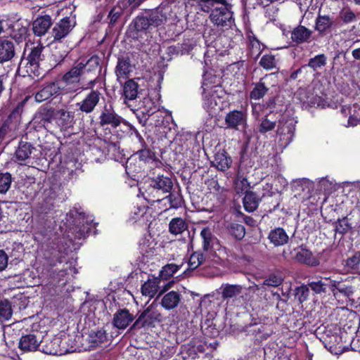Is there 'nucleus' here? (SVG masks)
<instances>
[{
  "label": "nucleus",
  "instance_id": "obj_1",
  "mask_svg": "<svg viewBox=\"0 0 360 360\" xmlns=\"http://www.w3.org/2000/svg\"><path fill=\"white\" fill-rule=\"evenodd\" d=\"M43 252L40 277L47 285H64L67 283L68 269L63 264L68 255L63 238L54 234L49 238Z\"/></svg>",
  "mask_w": 360,
  "mask_h": 360
},
{
  "label": "nucleus",
  "instance_id": "obj_2",
  "mask_svg": "<svg viewBox=\"0 0 360 360\" xmlns=\"http://www.w3.org/2000/svg\"><path fill=\"white\" fill-rule=\"evenodd\" d=\"M167 18L161 7L146 9L132 19L127 27L126 34L128 38L135 41L147 40L154 30L163 24Z\"/></svg>",
  "mask_w": 360,
  "mask_h": 360
},
{
  "label": "nucleus",
  "instance_id": "obj_3",
  "mask_svg": "<svg viewBox=\"0 0 360 360\" xmlns=\"http://www.w3.org/2000/svg\"><path fill=\"white\" fill-rule=\"evenodd\" d=\"M44 46L38 44L29 50L25 49L19 63L18 71L21 72L22 68L25 69V73L32 77H39L41 75L40 63L44 60V56L42 54Z\"/></svg>",
  "mask_w": 360,
  "mask_h": 360
},
{
  "label": "nucleus",
  "instance_id": "obj_4",
  "mask_svg": "<svg viewBox=\"0 0 360 360\" xmlns=\"http://www.w3.org/2000/svg\"><path fill=\"white\" fill-rule=\"evenodd\" d=\"M56 108L47 104L41 105L34 113L32 120L33 127L39 131L42 129L49 132L54 131V122L56 118Z\"/></svg>",
  "mask_w": 360,
  "mask_h": 360
},
{
  "label": "nucleus",
  "instance_id": "obj_5",
  "mask_svg": "<svg viewBox=\"0 0 360 360\" xmlns=\"http://www.w3.org/2000/svg\"><path fill=\"white\" fill-rule=\"evenodd\" d=\"M163 321L162 314L150 304L146 307L138 316L136 320L129 328L128 332L140 330L143 328H153L156 323H161Z\"/></svg>",
  "mask_w": 360,
  "mask_h": 360
},
{
  "label": "nucleus",
  "instance_id": "obj_6",
  "mask_svg": "<svg viewBox=\"0 0 360 360\" xmlns=\"http://www.w3.org/2000/svg\"><path fill=\"white\" fill-rule=\"evenodd\" d=\"M232 8V4L228 1L220 10H217L209 15L210 22L214 27L222 30L231 28L235 24Z\"/></svg>",
  "mask_w": 360,
  "mask_h": 360
},
{
  "label": "nucleus",
  "instance_id": "obj_7",
  "mask_svg": "<svg viewBox=\"0 0 360 360\" xmlns=\"http://www.w3.org/2000/svg\"><path fill=\"white\" fill-rule=\"evenodd\" d=\"M328 279V290L331 292L335 297H350L354 292V287L352 285L350 277L342 276H329Z\"/></svg>",
  "mask_w": 360,
  "mask_h": 360
},
{
  "label": "nucleus",
  "instance_id": "obj_8",
  "mask_svg": "<svg viewBox=\"0 0 360 360\" xmlns=\"http://www.w3.org/2000/svg\"><path fill=\"white\" fill-rule=\"evenodd\" d=\"M98 120V125L103 128L117 129L121 123H126L124 120L116 112L111 103H106L101 108Z\"/></svg>",
  "mask_w": 360,
  "mask_h": 360
},
{
  "label": "nucleus",
  "instance_id": "obj_9",
  "mask_svg": "<svg viewBox=\"0 0 360 360\" xmlns=\"http://www.w3.org/2000/svg\"><path fill=\"white\" fill-rule=\"evenodd\" d=\"M45 334V329L41 330L39 328H32L30 332L21 336L18 342V348L23 352L39 350Z\"/></svg>",
  "mask_w": 360,
  "mask_h": 360
},
{
  "label": "nucleus",
  "instance_id": "obj_10",
  "mask_svg": "<svg viewBox=\"0 0 360 360\" xmlns=\"http://www.w3.org/2000/svg\"><path fill=\"white\" fill-rule=\"evenodd\" d=\"M65 86L60 80L44 83L35 94L34 98L37 103H41L51 98H56L63 94Z\"/></svg>",
  "mask_w": 360,
  "mask_h": 360
},
{
  "label": "nucleus",
  "instance_id": "obj_11",
  "mask_svg": "<svg viewBox=\"0 0 360 360\" xmlns=\"http://www.w3.org/2000/svg\"><path fill=\"white\" fill-rule=\"evenodd\" d=\"M272 77H275V73L266 74L258 82H252V89L249 94L250 99L257 101L263 98L270 89V86L274 85L269 82Z\"/></svg>",
  "mask_w": 360,
  "mask_h": 360
},
{
  "label": "nucleus",
  "instance_id": "obj_12",
  "mask_svg": "<svg viewBox=\"0 0 360 360\" xmlns=\"http://www.w3.org/2000/svg\"><path fill=\"white\" fill-rule=\"evenodd\" d=\"M101 95L98 89H92L81 101L75 103L76 110L85 114L93 112L99 103Z\"/></svg>",
  "mask_w": 360,
  "mask_h": 360
},
{
  "label": "nucleus",
  "instance_id": "obj_13",
  "mask_svg": "<svg viewBox=\"0 0 360 360\" xmlns=\"http://www.w3.org/2000/svg\"><path fill=\"white\" fill-rule=\"evenodd\" d=\"M248 113L244 110H233L225 116V124L231 129L240 130L247 127Z\"/></svg>",
  "mask_w": 360,
  "mask_h": 360
},
{
  "label": "nucleus",
  "instance_id": "obj_14",
  "mask_svg": "<svg viewBox=\"0 0 360 360\" xmlns=\"http://www.w3.org/2000/svg\"><path fill=\"white\" fill-rule=\"evenodd\" d=\"M54 131H67L73 127L74 115L65 109L56 108Z\"/></svg>",
  "mask_w": 360,
  "mask_h": 360
},
{
  "label": "nucleus",
  "instance_id": "obj_15",
  "mask_svg": "<svg viewBox=\"0 0 360 360\" xmlns=\"http://www.w3.org/2000/svg\"><path fill=\"white\" fill-rule=\"evenodd\" d=\"M245 331L248 335L253 336L255 341L259 342L266 340L274 333L271 325L261 323H250L246 326Z\"/></svg>",
  "mask_w": 360,
  "mask_h": 360
},
{
  "label": "nucleus",
  "instance_id": "obj_16",
  "mask_svg": "<svg viewBox=\"0 0 360 360\" xmlns=\"http://www.w3.org/2000/svg\"><path fill=\"white\" fill-rule=\"evenodd\" d=\"M294 250L297 251L294 257L297 262L310 267L319 266L320 261L319 258L314 256L310 250L307 249L305 244H302L297 248H295Z\"/></svg>",
  "mask_w": 360,
  "mask_h": 360
},
{
  "label": "nucleus",
  "instance_id": "obj_17",
  "mask_svg": "<svg viewBox=\"0 0 360 360\" xmlns=\"http://www.w3.org/2000/svg\"><path fill=\"white\" fill-rule=\"evenodd\" d=\"M134 320V316L129 310L124 308L119 309L113 315L112 325L120 330L126 329Z\"/></svg>",
  "mask_w": 360,
  "mask_h": 360
},
{
  "label": "nucleus",
  "instance_id": "obj_18",
  "mask_svg": "<svg viewBox=\"0 0 360 360\" xmlns=\"http://www.w3.org/2000/svg\"><path fill=\"white\" fill-rule=\"evenodd\" d=\"M334 26V21L329 15L319 14L315 20L314 30L320 36L330 34Z\"/></svg>",
  "mask_w": 360,
  "mask_h": 360
},
{
  "label": "nucleus",
  "instance_id": "obj_19",
  "mask_svg": "<svg viewBox=\"0 0 360 360\" xmlns=\"http://www.w3.org/2000/svg\"><path fill=\"white\" fill-rule=\"evenodd\" d=\"M84 63L79 62L74 65L68 72H66L60 79V82L65 84H72L78 83L81 76L84 72Z\"/></svg>",
  "mask_w": 360,
  "mask_h": 360
},
{
  "label": "nucleus",
  "instance_id": "obj_20",
  "mask_svg": "<svg viewBox=\"0 0 360 360\" xmlns=\"http://www.w3.org/2000/svg\"><path fill=\"white\" fill-rule=\"evenodd\" d=\"M53 25L51 17L49 15H39L32 22V31L35 36L44 35Z\"/></svg>",
  "mask_w": 360,
  "mask_h": 360
},
{
  "label": "nucleus",
  "instance_id": "obj_21",
  "mask_svg": "<svg viewBox=\"0 0 360 360\" xmlns=\"http://www.w3.org/2000/svg\"><path fill=\"white\" fill-rule=\"evenodd\" d=\"M232 162L231 157L225 150H222L214 154L212 164L218 171L226 172L231 167Z\"/></svg>",
  "mask_w": 360,
  "mask_h": 360
},
{
  "label": "nucleus",
  "instance_id": "obj_22",
  "mask_svg": "<svg viewBox=\"0 0 360 360\" xmlns=\"http://www.w3.org/2000/svg\"><path fill=\"white\" fill-rule=\"evenodd\" d=\"M71 31L70 19L69 17L62 18L57 22L52 29V36L53 41H60L67 37Z\"/></svg>",
  "mask_w": 360,
  "mask_h": 360
},
{
  "label": "nucleus",
  "instance_id": "obj_23",
  "mask_svg": "<svg viewBox=\"0 0 360 360\" xmlns=\"http://www.w3.org/2000/svg\"><path fill=\"white\" fill-rule=\"evenodd\" d=\"M267 238L274 247H280L286 245L289 241V236L282 227H276L271 229Z\"/></svg>",
  "mask_w": 360,
  "mask_h": 360
},
{
  "label": "nucleus",
  "instance_id": "obj_24",
  "mask_svg": "<svg viewBox=\"0 0 360 360\" xmlns=\"http://www.w3.org/2000/svg\"><path fill=\"white\" fill-rule=\"evenodd\" d=\"M78 217L74 218L72 223L75 226V231L77 232L79 238H85L91 232V226L88 222L86 214L84 212L78 213L76 212Z\"/></svg>",
  "mask_w": 360,
  "mask_h": 360
},
{
  "label": "nucleus",
  "instance_id": "obj_25",
  "mask_svg": "<svg viewBox=\"0 0 360 360\" xmlns=\"http://www.w3.org/2000/svg\"><path fill=\"white\" fill-rule=\"evenodd\" d=\"M140 190L142 191L141 193L144 199L149 203L160 202L165 200L164 196L150 181L148 183H145Z\"/></svg>",
  "mask_w": 360,
  "mask_h": 360
},
{
  "label": "nucleus",
  "instance_id": "obj_26",
  "mask_svg": "<svg viewBox=\"0 0 360 360\" xmlns=\"http://www.w3.org/2000/svg\"><path fill=\"white\" fill-rule=\"evenodd\" d=\"M312 31L304 25H299L291 32L290 38L297 44L309 42L311 38Z\"/></svg>",
  "mask_w": 360,
  "mask_h": 360
},
{
  "label": "nucleus",
  "instance_id": "obj_27",
  "mask_svg": "<svg viewBox=\"0 0 360 360\" xmlns=\"http://www.w3.org/2000/svg\"><path fill=\"white\" fill-rule=\"evenodd\" d=\"M160 278L158 277L152 276L149 277L141 287V292L142 295L153 298L160 288Z\"/></svg>",
  "mask_w": 360,
  "mask_h": 360
},
{
  "label": "nucleus",
  "instance_id": "obj_28",
  "mask_svg": "<svg viewBox=\"0 0 360 360\" xmlns=\"http://www.w3.org/2000/svg\"><path fill=\"white\" fill-rule=\"evenodd\" d=\"M15 53V46L13 41L0 39V63L11 60Z\"/></svg>",
  "mask_w": 360,
  "mask_h": 360
},
{
  "label": "nucleus",
  "instance_id": "obj_29",
  "mask_svg": "<svg viewBox=\"0 0 360 360\" xmlns=\"http://www.w3.org/2000/svg\"><path fill=\"white\" fill-rule=\"evenodd\" d=\"M150 181L163 196L169 193L173 188L172 179L163 174H158L157 177L151 179Z\"/></svg>",
  "mask_w": 360,
  "mask_h": 360
},
{
  "label": "nucleus",
  "instance_id": "obj_30",
  "mask_svg": "<svg viewBox=\"0 0 360 360\" xmlns=\"http://www.w3.org/2000/svg\"><path fill=\"white\" fill-rule=\"evenodd\" d=\"M245 288L239 284L224 283L221 285V297L223 300L236 298L240 296Z\"/></svg>",
  "mask_w": 360,
  "mask_h": 360
},
{
  "label": "nucleus",
  "instance_id": "obj_31",
  "mask_svg": "<svg viewBox=\"0 0 360 360\" xmlns=\"http://www.w3.org/2000/svg\"><path fill=\"white\" fill-rule=\"evenodd\" d=\"M140 146V148L133 155L137 157L141 163L158 162L161 164V162L156 158L155 153L148 147L146 143Z\"/></svg>",
  "mask_w": 360,
  "mask_h": 360
},
{
  "label": "nucleus",
  "instance_id": "obj_32",
  "mask_svg": "<svg viewBox=\"0 0 360 360\" xmlns=\"http://www.w3.org/2000/svg\"><path fill=\"white\" fill-rule=\"evenodd\" d=\"M56 200L55 192H50L47 196L39 203L37 211L40 214H50L54 212Z\"/></svg>",
  "mask_w": 360,
  "mask_h": 360
},
{
  "label": "nucleus",
  "instance_id": "obj_33",
  "mask_svg": "<svg viewBox=\"0 0 360 360\" xmlns=\"http://www.w3.org/2000/svg\"><path fill=\"white\" fill-rule=\"evenodd\" d=\"M131 72H132V66L129 57L123 56L119 57L115 67L117 78H127Z\"/></svg>",
  "mask_w": 360,
  "mask_h": 360
},
{
  "label": "nucleus",
  "instance_id": "obj_34",
  "mask_svg": "<svg viewBox=\"0 0 360 360\" xmlns=\"http://www.w3.org/2000/svg\"><path fill=\"white\" fill-rule=\"evenodd\" d=\"M181 299V295L179 292L172 290L162 297L160 304L166 310L174 309L178 306Z\"/></svg>",
  "mask_w": 360,
  "mask_h": 360
},
{
  "label": "nucleus",
  "instance_id": "obj_35",
  "mask_svg": "<svg viewBox=\"0 0 360 360\" xmlns=\"http://www.w3.org/2000/svg\"><path fill=\"white\" fill-rule=\"evenodd\" d=\"M227 2V0H198V5L202 12L210 14L220 10Z\"/></svg>",
  "mask_w": 360,
  "mask_h": 360
},
{
  "label": "nucleus",
  "instance_id": "obj_36",
  "mask_svg": "<svg viewBox=\"0 0 360 360\" xmlns=\"http://www.w3.org/2000/svg\"><path fill=\"white\" fill-rule=\"evenodd\" d=\"M188 221L180 217L172 218L169 223V232L174 236L182 234L185 231H188Z\"/></svg>",
  "mask_w": 360,
  "mask_h": 360
},
{
  "label": "nucleus",
  "instance_id": "obj_37",
  "mask_svg": "<svg viewBox=\"0 0 360 360\" xmlns=\"http://www.w3.org/2000/svg\"><path fill=\"white\" fill-rule=\"evenodd\" d=\"M139 85L134 79H129L122 86L123 96L129 101L135 100L139 94Z\"/></svg>",
  "mask_w": 360,
  "mask_h": 360
},
{
  "label": "nucleus",
  "instance_id": "obj_38",
  "mask_svg": "<svg viewBox=\"0 0 360 360\" xmlns=\"http://www.w3.org/2000/svg\"><path fill=\"white\" fill-rule=\"evenodd\" d=\"M244 194L243 204L245 210L248 212H254L259 206L260 198L253 191L246 192Z\"/></svg>",
  "mask_w": 360,
  "mask_h": 360
},
{
  "label": "nucleus",
  "instance_id": "obj_39",
  "mask_svg": "<svg viewBox=\"0 0 360 360\" xmlns=\"http://www.w3.org/2000/svg\"><path fill=\"white\" fill-rule=\"evenodd\" d=\"M202 78V88L204 91L218 87L221 84V78L209 71H204Z\"/></svg>",
  "mask_w": 360,
  "mask_h": 360
},
{
  "label": "nucleus",
  "instance_id": "obj_40",
  "mask_svg": "<svg viewBox=\"0 0 360 360\" xmlns=\"http://www.w3.org/2000/svg\"><path fill=\"white\" fill-rule=\"evenodd\" d=\"M33 149L34 147L30 143L20 141L15 153L16 160L25 161L30 158Z\"/></svg>",
  "mask_w": 360,
  "mask_h": 360
},
{
  "label": "nucleus",
  "instance_id": "obj_41",
  "mask_svg": "<svg viewBox=\"0 0 360 360\" xmlns=\"http://www.w3.org/2000/svg\"><path fill=\"white\" fill-rule=\"evenodd\" d=\"M307 285L309 289H311L314 294L326 293L328 290V277H325L323 280L309 281Z\"/></svg>",
  "mask_w": 360,
  "mask_h": 360
},
{
  "label": "nucleus",
  "instance_id": "obj_42",
  "mask_svg": "<svg viewBox=\"0 0 360 360\" xmlns=\"http://www.w3.org/2000/svg\"><path fill=\"white\" fill-rule=\"evenodd\" d=\"M124 14V8L122 7L119 4L114 6L107 16V22L110 27H114L117 22L120 18Z\"/></svg>",
  "mask_w": 360,
  "mask_h": 360
},
{
  "label": "nucleus",
  "instance_id": "obj_43",
  "mask_svg": "<svg viewBox=\"0 0 360 360\" xmlns=\"http://www.w3.org/2000/svg\"><path fill=\"white\" fill-rule=\"evenodd\" d=\"M228 231L231 236L236 240H241L244 238L246 231L243 224L233 222L228 226Z\"/></svg>",
  "mask_w": 360,
  "mask_h": 360
},
{
  "label": "nucleus",
  "instance_id": "obj_44",
  "mask_svg": "<svg viewBox=\"0 0 360 360\" xmlns=\"http://www.w3.org/2000/svg\"><path fill=\"white\" fill-rule=\"evenodd\" d=\"M338 17L342 25H348L357 20L356 14L349 7L343 8L340 11Z\"/></svg>",
  "mask_w": 360,
  "mask_h": 360
},
{
  "label": "nucleus",
  "instance_id": "obj_45",
  "mask_svg": "<svg viewBox=\"0 0 360 360\" xmlns=\"http://www.w3.org/2000/svg\"><path fill=\"white\" fill-rule=\"evenodd\" d=\"M235 189L238 193H245L249 192L248 190L250 187L248 179L238 172L236 180L234 181Z\"/></svg>",
  "mask_w": 360,
  "mask_h": 360
},
{
  "label": "nucleus",
  "instance_id": "obj_46",
  "mask_svg": "<svg viewBox=\"0 0 360 360\" xmlns=\"http://www.w3.org/2000/svg\"><path fill=\"white\" fill-rule=\"evenodd\" d=\"M200 237L202 239V249L208 251L212 248L213 234L209 227L203 228L200 231Z\"/></svg>",
  "mask_w": 360,
  "mask_h": 360
},
{
  "label": "nucleus",
  "instance_id": "obj_47",
  "mask_svg": "<svg viewBox=\"0 0 360 360\" xmlns=\"http://www.w3.org/2000/svg\"><path fill=\"white\" fill-rule=\"evenodd\" d=\"M179 266L175 264H167L165 265L160 271L158 278L161 280H168L173 276V275L178 271Z\"/></svg>",
  "mask_w": 360,
  "mask_h": 360
},
{
  "label": "nucleus",
  "instance_id": "obj_48",
  "mask_svg": "<svg viewBox=\"0 0 360 360\" xmlns=\"http://www.w3.org/2000/svg\"><path fill=\"white\" fill-rule=\"evenodd\" d=\"M276 126V120H271L267 116H265L261 120V122L257 127V132L261 134H265L266 133L271 131L275 129Z\"/></svg>",
  "mask_w": 360,
  "mask_h": 360
},
{
  "label": "nucleus",
  "instance_id": "obj_49",
  "mask_svg": "<svg viewBox=\"0 0 360 360\" xmlns=\"http://www.w3.org/2000/svg\"><path fill=\"white\" fill-rule=\"evenodd\" d=\"M13 314L11 302L6 300H0V321L9 320Z\"/></svg>",
  "mask_w": 360,
  "mask_h": 360
},
{
  "label": "nucleus",
  "instance_id": "obj_50",
  "mask_svg": "<svg viewBox=\"0 0 360 360\" xmlns=\"http://www.w3.org/2000/svg\"><path fill=\"white\" fill-rule=\"evenodd\" d=\"M126 172L129 174H139L142 170L141 163L136 162V157L131 155L126 162Z\"/></svg>",
  "mask_w": 360,
  "mask_h": 360
},
{
  "label": "nucleus",
  "instance_id": "obj_51",
  "mask_svg": "<svg viewBox=\"0 0 360 360\" xmlns=\"http://www.w3.org/2000/svg\"><path fill=\"white\" fill-rule=\"evenodd\" d=\"M259 65L266 70H270L276 67L275 56L271 53L263 55L259 62Z\"/></svg>",
  "mask_w": 360,
  "mask_h": 360
},
{
  "label": "nucleus",
  "instance_id": "obj_52",
  "mask_svg": "<svg viewBox=\"0 0 360 360\" xmlns=\"http://www.w3.org/2000/svg\"><path fill=\"white\" fill-rule=\"evenodd\" d=\"M100 63L101 58L97 55L92 56L85 63H84V72L96 71L97 69H99L100 72L101 70Z\"/></svg>",
  "mask_w": 360,
  "mask_h": 360
},
{
  "label": "nucleus",
  "instance_id": "obj_53",
  "mask_svg": "<svg viewBox=\"0 0 360 360\" xmlns=\"http://www.w3.org/2000/svg\"><path fill=\"white\" fill-rule=\"evenodd\" d=\"M327 58L323 53L319 54L314 58L309 59L308 63L306 65L307 68L309 67L314 70H316L326 64Z\"/></svg>",
  "mask_w": 360,
  "mask_h": 360
},
{
  "label": "nucleus",
  "instance_id": "obj_54",
  "mask_svg": "<svg viewBox=\"0 0 360 360\" xmlns=\"http://www.w3.org/2000/svg\"><path fill=\"white\" fill-rule=\"evenodd\" d=\"M283 282V278L281 275L275 273L270 274L263 281L262 285L266 286L279 287Z\"/></svg>",
  "mask_w": 360,
  "mask_h": 360
},
{
  "label": "nucleus",
  "instance_id": "obj_55",
  "mask_svg": "<svg viewBox=\"0 0 360 360\" xmlns=\"http://www.w3.org/2000/svg\"><path fill=\"white\" fill-rule=\"evenodd\" d=\"M12 183L11 174L6 172H0V193L5 194L11 188Z\"/></svg>",
  "mask_w": 360,
  "mask_h": 360
},
{
  "label": "nucleus",
  "instance_id": "obj_56",
  "mask_svg": "<svg viewBox=\"0 0 360 360\" xmlns=\"http://www.w3.org/2000/svg\"><path fill=\"white\" fill-rule=\"evenodd\" d=\"M167 195L164 196L165 200H167L169 203L170 208L177 209L181 207L183 203V198L181 195L174 193L171 191L168 193Z\"/></svg>",
  "mask_w": 360,
  "mask_h": 360
},
{
  "label": "nucleus",
  "instance_id": "obj_57",
  "mask_svg": "<svg viewBox=\"0 0 360 360\" xmlns=\"http://www.w3.org/2000/svg\"><path fill=\"white\" fill-rule=\"evenodd\" d=\"M309 295V289L307 285H301L295 290V297L300 304L306 302Z\"/></svg>",
  "mask_w": 360,
  "mask_h": 360
},
{
  "label": "nucleus",
  "instance_id": "obj_58",
  "mask_svg": "<svg viewBox=\"0 0 360 360\" xmlns=\"http://www.w3.org/2000/svg\"><path fill=\"white\" fill-rule=\"evenodd\" d=\"M205 256L202 252H194L190 256L188 264L190 269H197L204 261Z\"/></svg>",
  "mask_w": 360,
  "mask_h": 360
},
{
  "label": "nucleus",
  "instance_id": "obj_59",
  "mask_svg": "<svg viewBox=\"0 0 360 360\" xmlns=\"http://www.w3.org/2000/svg\"><path fill=\"white\" fill-rule=\"evenodd\" d=\"M348 123L351 126H356L360 123V105L354 103L351 108V114L348 117Z\"/></svg>",
  "mask_w": 360,
  "mask_h": 360
},
{
  "label": "nucleus",
  "instance_id": "obj_60",
  "mask_svg": "<svg viewBox=\"0 0 360 360\" xmlns=\"http://www.w3.org/2000/svg\"><path fill=\"white\" fill-rule=\"evenodd\" d=\"M90 338L95 345H99L107 341V333L103 328H101L96 331H91Z\"/></svg>",
  "mask_w": 360,
  "mask_h": 360
},
{
  "label": "nucleus",
  "instance_id": "obj_61",
  "mask_svg": "<svg viewBox=\"0 0 360 360\" xmlns=\"http://www.w3.org/2000/svg\"><path fill=\"white\" fill-rule=\"evenodd\" d=\"M334 224L335 227V232L341 234L342 236L346 234L351 229V226L347 221V217H345L342 219H338Z\"/></svg>",
  "mask_w": 360,
  "mask_h": 360
},
{
  "label": "nucleus",
  "instance_id": "obj_62",
  "mask_svg": "<svg viewBox=\"0 0 360 360\" xmlns=\"http://www.w3.org/2000/svg\"><path fill=\"white\" fill-rule=\"evenodd\" d=\"M11 122L0 113V141L4 139L9 131H11Z\"/></svg>",
  "mask_w": 360,
  "mask_h": 360
},
{
  "label": "nucleus",
  "instance_id": "obj_63",
  "mask_svg": "<svg viewBox=\"0 0 360 360\" xmlns=\"http://www.w3.org/2000/svg\"><path fill=\"white\" fill-rule=\"evenodd\" d=\"M360 264V252H356L355 254L348 257L345 261V266L348 269V270H356L359 269V266Z\"/></svg>",
  "mask_w": 360,
  "mask_h": 360
},
{
  "label": "nucleus",
  "instance_id": "obj_64",
  "mask_svg": "<svg viewBox=\"0 0 360 360\" xmlns=\"http://www.w3.org/2000/svg\"><path fill=\"white\" fill-rule=\"evenodd\" d=\"M27 98L18 102L16 106L12 110L9 115L6 117V118H9L11 122L13 119H17L20 117L22 111L24 106L26 103Z\"/></svg>",
  "mask_w": 360,
  "mask_h": 360
}]
</instances>
